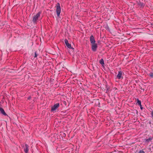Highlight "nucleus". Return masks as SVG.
Returning a JSON list of instances; mask_svg holds the SVG:
<instances>
[{"label": "nucleus", "instance_id": "12", "mask_svg": "<svg viewBox=\"0 0 153 153\" xmlns=\"http://www.w3.org/2000/svg\"><path fill=\"white\" fill-rule=\"evenodd\" d=\"M152 140V137L149 138L148 139H145V141L147 142H149V141L151 140Z\"/></svg>", "mask_w": 153, "mask_h": 153}, {"label": "nucleus", "instance_id": "7", "mask_svg": "<svg viewBox=\"0 0 153 153\" xmlns=\"http://www.w3.org/2000/svg\"><path fill=\"white\" fill-rule=\"evenodd\" d=\"M90 40L91 43V44H94L95 42V41L94 37L92 35L90 36Z\"/></svg>", "mask_w": 153, "mask_h": 153}, {"label": "nucleus", "instance_id": "20", "mask_svg": "<svg viewBox=\"0 0 153 153\" xmlns=\"http://www.w3.org/2000/svg\"><path fill=\"white\" fill-rule=\"evenodd\" d=\"M141 109L142 110L143 109V108L141 106H140Z\"/></svg>", "mask_w": 153, "mask_h": 153}, {"label": "nucleus", "instance_id": "11", "mask_svg": "<svg viewBox=\"0 0 153 153\" xmlns=\"http://www.w3.org/2000/svg\"><path fill=\"white\" fill-rule=\"evenodd\" d=\"M137 103L140 106H141V101L138 99H137Z\"/></svg>", "mask_w": 153, "mask_h": 153}, {"label": "nucleus", "instance_id": "1", "mask_svg": "<svg viewBox=\"0 0 153 153\" xmlns=\"http://www.w3.org/2000/svg\"><path fill=\"white\" fill-rule=\"evenodd\" d=\"M41 13V12L39 11L33 16L32 20V22L33 23L35 24H36L37 21L38 20L40 16Z\"/></svg>", "mask_w": 153, "mask_h": 153}, {"label": "nucleus", "instance_id": "17", "mask_svg": "<svg viewBox=\"0 0 153 153\" xmlns=\"http://www.w3.org/2000/svg\"><path fill=\"white\" fill-rule=\"evenodd\" d=\"M37 57V55L36 54V51H35V53L34 57Z\"/></svg>", "mask_w": 153, "mask_h": 153}, {"label": "nucleus", "instance_id": "14", "mask_svg": "<svg viewBox=\"0 0 153 153\" xmlns=\"http://www.w3.org/2000/svg\"><path fill=\"white\" fill-rule=\"evenodd\" d=\"M149 76L153 78V73L151 72L149 74Z\"/></svg>", "mask_w": 153, "mask_h": 153}, {"label": "nucleus", "instance_id": "9", "mask_svg": "<svg viewBox=\"0 0 153 153\" xmlns=\"http://www.w3.org/2000/svg\"><path fill=\"white\" fill-rule=\"evenodd\" d=\"M0 113L4 116L7 115L4 109L2 108H0Z\"/></svg>", "mask_w": 153, "mask_h": 153}, {"label": "nucleus", "instance_id": "2", "mask_svg": "<svg viewBox=\"0 0 153 153\" xmlns=\"http://www.w3.org/2000/svg\"><path fill=\"white\" fill-rule=\"evenodd\" d=\"M56 12L58 17H59L61 12V8L60 4L58 3L56 5Z\"/></svg>", "mask_w": 153, "mask_h": 153}, {"label": "nucleus", "instance_id": "4", "mask_svg": "<svg viewBox=\"0 0 153 153\" xmlns=\"http://www.w3.org/2000/svg\"><path fill=\"white\" fill-rule=\"evenodd\" d=\"M97 45L95 43L94 44H92L91 46V49L92 50L94 51H96L97 50Z\"/></svg>", "mask_w": 153, "mask_h": 153}, {"label": "nucleus", "instance_id": "3", "mask_svg": "<svg viewBox=\"0 0 153 153\" xmlns=\"http://www.w3.org/2000/svg\"><path fill=\"white\" fill-rule=\"evenodd\" d=\"M59 107V104L56 103L53 106L51 107V111H56Z\"/></svg>", "mask_w": 153, "mask_h": 153}, {"label": "nucleus", "instance_id": "18", "mask_svg": "<svg viewBox=\"0 0 153 153\" xmlns=\"http://www.w3.org/2000/svg\"><path fill=\"white\" fill-rule=\"evenodd\" d=\"M139 153H145L144 151L142 150H140Z\"/></svg>", "mask_w": 153, "mask_h": 153}, {"label": "nucleus", "instance_id": "15", "mask_svg": "<svg viewBox=\"0 0 153 153\" xmlns=\"http://www.w3.org/2000/svg\"><path fill=\"white\" fill-rule=\"evenodd\" d=\"M62 137H65L66 136L65 134L64 133H62L61 134Z\"/></svg>", "mask_w": 153, "mask_h": 153}, {"label": "nucleus", "instance_id": "21", "mask_svg": "<svg viewBox=\"0 0 153 153\" xmlns=\"http://www.w3.org/2000/svg\"><path fill=\"white\" fill-rule=\"evenodd\" d=\"M108 89L107 88V91H108Z\"/></svg>", "mask_w": 153, "mask_h": 153}, {"label": "nucleus", "instance_id": "10", "mask_svg": "<svg viewBox=\"0 0 153 153\" xmlns=\"http://www.w3.org/2000/svg\"><path fill=\"white\" fill-rule=\"evenodd\" d=\"M100 63L103 66L104 64V60L102 59H100Z\"/></svg>", "mask_w": 153, "mask_h": 153}, {"label": "nucleus", "instance_id": "8", "mask_svg": "<svg viewBox=\"0 0 153 153\" xmlns=\"http://www.w3.org/2000/svg\"><path fill=\"white\" fill-rule=\"evenodd\" d=\"M29 146L27 144H25V147L24 148V151L25 153H28Z\"/></svg>", "mask_w": 153, "mask_h": 153}, {"label": "nucleus", "instance_id": "5", "mask_svg": "<svg viewBox=\"0 0 153 153\" xmlns=\"http://www.w3.org/2000/svg\"><path fill=\"white\" fill-rule=\"evenodd\" d=\"M123 72L121 71H118V74L117 76V78L118 79H120L121 78H123L122 76Z\"/></svg>", "mask_w": 153, "mask_h": 153}, {"label": "nucleus", "instance_id": "13", "mask_svg": "<svg viewBox=\"0 0 153 153\" xmlns=\"http://www.w3.org/2000/svg\"><path fill=\"white\" fill-rule=\"evenodd\" d=\"M138 4L139 6L141 7H143L144 6V3L143 2H140Z\"/></svg>", "mask_w": 153, "mask_h": 153}, {"label": "nucleus", "instance_id": "16", "mask_svg": "<svg viewBox=\"0 0 153 153\" xmlns=\"http://www.w3.org/2000/svg\"><path fill=\"white\" fill-rule=\"evenodd\" d=\"M151 116L152 117H153V111H152L151 113Z\"/></svg>", "mask_w": 153, "mask_h": 153}, {"label": "nucleus", "instance_id": "6", "mask_svg": "<svg viewBox=\"0 0 153 153\" xmlns=\"http://www.w3.org/2000/svg\"><path fill=\"white\" fill-rule=\"evenodd\" d=\"M65 45H66V46L68 48H71V44H70L68 43V40L66 39H65Z\"/></svg>", "mask_w": 153, "mask_h": 153}, {"label": "nucleus", "instance_id": "19", "mask_svg": "<svg viewBox=\"0 0 153 153\" xmlns=\"http://www.w3.org/2000/svg\"><path fill=\"white\" fill-rule=\"evenodd\" d=\"M31 98V97L29 96L27 98V99L28 100H30V99Z\"/></svg>", "mask_w": 153, "mask_h": 153}]
</instances>
